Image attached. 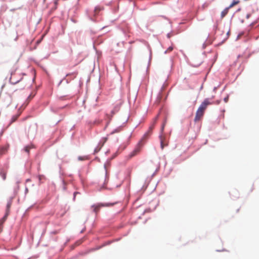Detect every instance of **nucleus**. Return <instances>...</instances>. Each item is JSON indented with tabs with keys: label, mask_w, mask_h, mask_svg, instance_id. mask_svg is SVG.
Returning <instances> with one entry per match:
<instances>
[{
	"label": "nucleus",
	"mask_w": 259,
	"mask_h": 259,
	"mask_svg": "<svg viewBox=\"0 0 259 259\" xmlns=\"http://www.w3.org/2000/svg\"><path fill=\"white\" fill-rule=\"evenodd\" d=\"M13 197H10L8 201L7 204V208H6V214L4 215V217L2 218V220H0V233L2 231L3 228V224L6 220L8 215L9 214L10 212V208L11 206L12 201H13Z\"/></svg>",
	"instance_id": "f03ea898"
},
{
	"label": "nucleus",
	"mask_w": 259,
	"mask_h": 259,
	"mask_svg": "<svg viewBox=\"0 0 259 259\" xmlns=\"http://www.w3.org/2000/svg\"><path fill=\"white\" fill-rule=\"evenodd\" d=\"M58 2H59V0H55V2H54V3H55V5L56 6H57V5H58Z\"/></svg>",
	"instance_id": "a211bd4d"
},
{
	"label": "nucleus",
	"mask_w": 259,
	"mask_h": 259,
	"mask_svg": "<svg viewBox=\"0 0 259 259\" xmlns=\"http://www.w3.org/2000/svg\"><path fill=\"white\" fill-rule=\"evenodd\" d=\"M211 100L209 98L205 99L203 102L201 104L198 109L200 110L205 111V109L207 108V106L209 105L213 104L214 103L210 101Z\"/></svg>",
	"instance_id": "20e7f679"
},
{
	"label": "nucleus",
	"mask_w": 259,
	"mask_h": 259,
	"mask_svg": "<svg viewBox=\"0 0 259 259\" xmlns=\"http://www.w3.org/2000/svg\"><path fill=\"white\" fill-rule=\"evenodd\" d=\"M160 143H161V149H163L164 146H166L167 144H164V138L162 137V136H160Z\"/></svg>",
	"instance_id": "1a4fd4ad"
},
{
	"label": "nucleus",
	"mask_w": 259,
	"mask_h": 259,
	"mask_svg": "<svg viewBox=\"0 0 259 259\" xmlns=\"http://www.w3.org/2000/svg\"><path fill=\"white\" fill-rule=\"evenodd\" d=\"M29 149H30V147H28V146H27L25 148V151L27 152V153H29Z\"/></svg>",
	"instance_id": "f3484780"
},
{
	"label": "nucleus",
	"mask_w": 259,
	"mask_h": 259,
	"mask_svg": "<svg viewBox=\"0 0 259 259\" xmlns=\"http://www.w3.org/2000/svg\"><path fill=\"white\" fill-rule=\"evenodd\" d=\"M101 122V121H99L98 122V124H99V123H100V122Z\"/></svg>",
	"instance_id": "4be33fe9"
},
{
	"label": "nucleus",
	"mask_w": 259,
	"mask_h": 259,
	"mask_svg": "<svg viewBox=\"0 0 259 259\" xmlns=\"http://www.w3.org/2000/svg\"><path fill=\"white\" fill-rule=\"evenodd\" d=\"M107 206H109V205L107 204H98L97 205H93V206H92V207L94 208V211L97 213L99 212L100 208L101 207Z\"/></svg>",
	"instance_id": "423d86ee"
},
{
	"label": "nucleus",
	"mask_w": 259,
	"mask_h": 259,
	"mask_svg": "<svg viewBox=\"0 0 259 259\" xmlns=\"http://www.w3.org/2000/svg\"><path fill=\"white\" fill-rule=\"evenodd\" d=\"M73 74L75 75V76H76L77 74V72H74L73 73Z\"/></svg>",
	"instance_id": "412c9836"
},
{
	"label": "nucleus",
	"mask_w": 259,
	"mask_h": 259,
	"mask_svg": "<svg viewBox=\"0 0 259 259\" xmlns=\"http://www.w3.org/2000/svg\"><path fill=\"white\" fill-rule=\"evenodd\" d=\"M154 123H153L152 125H151L150 127H149V128L148 130V131H147V132H146V133H148V138L149 137V136L151 135V133H152V131L153 130V128H154Z\"/></svg>",
	"instance_id": "9b49d317"
},
{
	"label": "nucleus",
	"mask_w": 259,
	"mask_h": 259,
	"mask_svg": "<svg viewBox=\"0 0 259 259\" xmlns=\"http://www.w3.org/2000/svg\"><path fill=\"white\" fill-rule=\"evenodd\" d=\"M204 113V112L198 109L196 113L195 117L194 118V121L197 122L199 121L203 117Z\"/></svg>",
	"instance_id": "39448f33"
},
{
	"label": "nucleus",
	"mask_w": 259,
	"mask_h": 259,
	"mask_svg": "<svg viewBox=\"0 0 259 259\" xmlns=\"http://www.w3.org/2000/svg\"><path fill=\"white\" fill-rule=\"evenodd\" d=\"M17 118V117H13L12 118V122L15 121L16 120Z\"/></svg>",
	"instance_id": "6ab92c4d"
},
{
	"label": "nucleus",
	"mask_w": 259,
	"mask_h": 259,
	"mask_svg": "<svg viewBox=\"0 0 259 259\" xmlns=\"http://www.w3.org/2000/svg\"><path fill=\"white\" fill-rule=\"evenodd\" d=\"M23 77L21 73L14 72L11 74V76L10 78V82L13 84H15L20 82Z\"/></svg>",
	"instance_id": "7ed1b4c3"
},
{
	"label": "nucleus",
	"mask_w": 259,
	"mask_h": 259,
	"mask_svg": "<svg viewBox=\"0 0 259 259\" xmlns=\"http://www.w3.org/2000/svg\"><path fill=\"white\" fill-rule=\"evenodd\" d=\"M249 15H247V18H249Z\"/></svg>",
	"instance_id": "5701e85b"
},
{
	"label": "nucleus",
	"mask_w": 259,
	"mask_h": 259,
	"mask_svg": "<svg viewBox=\"0 0 259 259\" xmlns=\"http://www.w3.org/2000/svg\"><path fill=\"white\" fill-rule=\"evenodd\" d=\"M229 8L227 7L225 8L222 12H221V18H223L226 15L228 14L229 12Z\"/></svg>",
	"instance_id": "0eeeda50"
},
{
	"label": "nucleus",
	"mask_w": 259,
	"mask_h": 259,
	"mask_svg": "<svg viewBox=\"0 0 259 259\" xmlns=\"http://www.w3.org/2000/svg\"><path fill=\"white\" fill-rule=\"evenodd\" d=\"M8 147H3L0 148V155L5 154L8 151Z\"/></svg>",
	"instance_id": "6e6552de"
},
{
	"label": "nucleus",
	"mask_w": 259,
	"mask_h": 259,
	"mask_svg": "<svg viewBox=\"0 0 259 259\" xmlns=\"http://www.w3.org/2000/svg\"><path fill=\"white\" fill-rule=\"evenodd\" d=\"M165 125V122H163V123L162 124V125L161 126V133H162L163 132Z\"/></svg>",
	"instance_id": "dca6fc26"
},
{
	"label": "nucleus",
	"mask_w": 259,
	"mask_h": 259,
	"mask_svg": "<svg viewBox=\"0 0 259 259\" xmlns=\"http://www.w3.org/2000/svg\"><path fill=\"white\" fill-rule=\"evenodd\" d=\"M239 3V1L234 0L228 7L229 8V9H230L235 6V5L238 4Z\"/></svg>",
	"instance_id": "9d476101"
},
{
	"label": "nucleus",
	"mask_w": 259,
	"mask_h": 259,
	"mask_svg": "<svg viewBox=\"0 0 259 259\" xmlns=\"http://www.w3.org/2000/svg\"><path fill=\"white\" fill-rule=\"evenodd\" d=\"M102 10V9L99 7H97L95 8V12L96 14H97L98 12H99L101 10Z\"/></svg>",
	"instance_id": "4468645a"
},
{
	"label": "nucleus",
	"mask_w": 259,
	"mask_h": 259,
	"mask_svg": "<svg viewBox=\"0 0 259 259\" xmlns=\"http://www.w3.org/2000/svg\"><path fill=\"white\" fill-rule=\"evenodd\" d=\"M119 107H116L115 108V111H117L119 110Z\"/></svg>",
	"instance_id": "aec40b11"
},
{
	"label": "nucleus",
	"mask_w": 259,
	"mask_h": 259,
	"mask_svg": "<svg viewBox=\"0 0 259 259\" xmlns=\"http://www.w3.org/2000/svg\"><path fill=\"white\" fill-rule=\"evenodd\" d=\"M173 50L172 46H170L164 52L165 54L169 53Z\"/></svg>",
	"instance_id": "ddd939ff"
},
{
	"label": "nucleus",
	"mask_w": 259,
	"mask_h": 259,
	"mask_svg": "<svg viewBox=\"0 0 259 259\" xmlns=\"http://www.w3.org/2000/svg\"><path fill=\"white\" fill-rule=\"evenodd\" d=\"M148 133H145L143 135L140 141L136 146L135 149L130 154L129 156L130 157H133L140 153L144 144L145 143L147 139H148Z\"/></svg>",
	"instance_id": "f257e3e1"
},
{
	"label": "nucleus",
	"mask_w": 259,
	"mask_h": 259,
	"mask_svg": "<svg viewBox=\"0 0 259 259\" xmlns=\"http://www.w3.org/2000/svg\"><path fill=\"white\" fill-rule=\"evenodd\" d=\"M78 159L79 160H84L87 159V158L86 157H81V156H79V157H78Z\"/></svg>",
	"instance_id": "2eb2a0df"
},
{
	"label": "nucleus",
	"mask_w": 259,
	"mask_h": 259,
	"mask_svg": "<svg viewBox=\"0 0 259 259\" xmlns=\"http://www.w3.org/2000/svg\"><path fill=\"white\" fill-rule=\"evenodd\" d=\"M0 176L2 177L3 179L5 180L6 178V173L5 171L2 170L0 172Z\"/></svg>",
	"instance_id": "f8f14e48"
},
{
	"label": "nucleus",
	"mask_w": 259,
	"mask_h": 259,
	"mask_svg": "<svg viewBox=\"0 0 259 259\" xmlns=\"http://www.w3.org/2000/svg\"><path fill=\"white\" fill-rule=\"evenodd\" d=\"M167 36H168V37H170V36H169V34H168V35H167Z\"/></svg>",
	"instance_id": "b1692460"
}]
</instances>
